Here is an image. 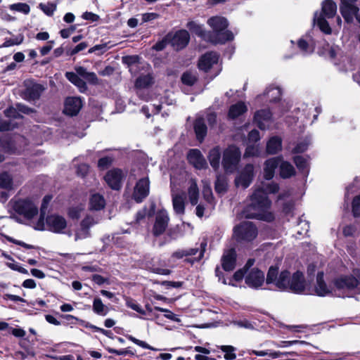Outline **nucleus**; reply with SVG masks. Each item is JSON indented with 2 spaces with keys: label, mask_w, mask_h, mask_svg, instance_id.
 <instances>
[{
  "label": "nucleus",
  "mask_w": 360,
  "mask_h": 360,
  "mask_svg": "<svg viewBox=\"0 0 360 360\" xmlns=\"http://www.w3.org/2000/svg\"><path fill=\"white\" fill-rule=\"evenodd\" d=\"M271 201L262 189L256 190L250 196V203L246 205L243 211L246 219H255L272 222L275 219L274 214L268 210Z\"/></svg>",
  "instance_id": "1"
},
{
  "label": "nucleus",
  "mask_w": 360,
  "mask_h": 360,
  "mask_svg": "<svg viewBox=\"0 0 360 360\" xmlns=\"http://www.w3.org/2000/svg\"><path fill=\"white\" fill-rule=\"evenodd\" d=\"M334 286V295L345 297L348 292L354 290L360 285L359 281L353 275H343L335 278L333 281Z\"/></svg>",
  "instance_id": "2"
},
{
  "label": "nucleus",
  "mask_w": 360,
  "mask_h": 360,
  "mask_svg": "<svg viewBox=\"0 0 360 360\" xmlns=\"http://www.w3.org/2000/svg\"><path fill=\"white\" fill-rule=\"evenodd\" d=\"M233 234L238 242H251L258 234L255 224L251 221H243L233 228Z\"/></svg>",
  "instance_id": "3"
},
{
  "label": "nucleus",
  "mask_w": 360,
  "mask_h": 360,
  "mask_svg": "<svg viewBox=\"0 0 360 360\" xmlns=\"http://www.w3.org/2000/svg\"><path fill=\"white\" fill-rule=\"evenodd\" d=\"M12 208L19 215L27 219H32L39 212L38 207L30 198L18 199L15 200Z\"/></svg>",
  "instance_id": "4"
},
{
  "label": "nucleus",
  "mask_w": 360,
  "mask_h": 360,
  "mask_svg": "<svg viewBox=\"0 0 360 360\" xmlns=\"http://www.w3.org/2000/svg\"><path fill=\"white\" fill-rule=\"evenodd\" d=\"M241 153L236 146H229L223 152L221 164L226 172H233L240 160Z\"/></svg>",
  "instance_id": "5"
},
{
  "label": "nucleus",
  "mask_w": 360,
  "mask_h": 360,
  "mask_svg": "<svg viewBox=\"0 0 360 360\" xmlns=\"http://www.w3.org/2000/svg\"><path fill=\"white\" fill-rule=\"evenodd\" d=\"M170 46L176 51H181L185 49L189 44L191 37L188 31L181 29L175 32L167 33Z\"/></svg>",
  "instance_id": "6"
},
{
  "label": "nucleus",
  "mask_w": 360,
  "mask_h": 360,
  "mask_svg": "<svg viewBox=\"0 0 360 360\" xmlns=\"http://www.w3.org/2000/svg\"><path fill=\"white\" fill-rule=\"evenodd\" d=\"M46 230L54 233H63L67 227V221L64 217L58 214H51L46 217Z\"/></svg>",
  "instance_id": "7"
},
{
  "label": "nucleus",
  "mask_w": 360,
  "mask_h": 360,
  "mask_svg": "<svg viewBox=\"0 0 360 360\" xmlns=\"http://www.w3.org/2000/svg\"><path fill=\"white\" fill-rule=\"evenodd\" d=\"M124 177L122 170L120 168H113L108 170L104 176V180L107 185L114 191H120L122 186V180Z\"/></svg>",
  "instance_id": "8"
},
{
  "label": "nucleus",
  "mask_w": 360,
  "mask_h": 360,
  "mask_svg": "<svg viewBox=\"0 0 360 360\" xmlns=\"http://www.w3.org/2000/svg\"><path fill=\"white\" fill-rule=\"evenodd\" d=\"M255 176V167L252 164L248 163L245 165L239 174L235 179L236 186H241L247 188L251 184Z\"/></svg>",
  "instance_id": "9"
},
{
  "label": "nucleus",
  "mask_w": 360,
  "mask_h": 360,
  "mask_svg": "<svg viewBox=\"0 0 360 360\" xmlns=\"http://www.w3.org/2000/svg\"><path fill=\"white\" fill-rule=\"evenodd\" d=\"M25 89L22 91V96L28 101H34L39 99L45 88L42 84L33 82L32 81L25 82Z\"/></svg>",
  "instance_id": "10"
},
{
  "label": "nucleus",
  "mask_w": 360,
  "mask_h": 360,
  "mask_svg": "<svg viewBox=\"0 0 360 360\" xmlns=\"http://www.w3.org/2000/svg\"><path fill=\"white\" fill-rule=\"evenodd\" d=\"M265 281L264 273L259 268L255 267L250 269L245 277V284L251 288L259 289Z\"/></svg>",
  "instance_id": "11"
},
{
  "label": "nucleus",
  "mask_w": 360,
  "mask_h": 360,
  "mask_svg": "<svg viewBox=\"0 0 360 360\" xmlns=\"http://www.w3.org/2000/svg\"><path fill=\"white\" fill-rule=\"evenodd\" d=\"M169 218L165 210H160L157 212L155 221L153 226V235L158 237L163 234L167 228Z\"/></svg>",
  "instance_id": "12"
},
{
  "label": "nucleus",
  "mask_w": 360,
  "mask_h": 360,
  "mask_svg": "<svg viewBox=\"0 0 360 360\" xmlns=\"http://www.w3.org/2000/svg\"><path fill=\"white\" fill-rule=\"evenodd\" d=\"M150 181L148 177L140 179L136 184L133 199L136 202L140 203L149 195Z\"/></svg>",
  "instance_id": "13"
},
{
  "label": "nucleus",
  "mask_w": 360,
  "mask_h": 360,
  "mask_svg": "<svg viewBox=\"0 0 360 360\" xmlns=\"http://www.w3.org/2000/svg\"><path fill=\"white\" fill-rule=\"evenodd\" d=\"M82 106L83 103L79 97L69 96L65 100L63 112L66 115L74 117L79 114Z\"/></svg>",
  "instance_id": "14"
},
{
  "label": "nucleus",
  "mask_w": 360,
  "mask_h": 360,
  "mask_svg": "<svg viewBox=\"0 0 360 360\" xmlns=\"http://www.w3.org/2000/svg\"><path fill=\"white\" fill-rule=\"evenodd\" d=\"M188 163L197 169H203L207 167V163L199 149H190L187 154Z\"/></svg>",
  "instance_id": "15"
},
{
  "label": "nucleus",
  "mask_w": 360,
  "mask_h": 360,
  "mask_svg": "<svg viewBox=\"0 0 360 360\" xmlns=\"http://www.w3.org/2000/svg\"><path fill=\"white\" fill-rule=\"evenodd\" d=\"M316 295L319 297L327 295H334V286H328L324 281V273L323 271H319L316 275V281L314 287Z\"/></svg>",
  "instance_id": "16"
},
{
  "label": "nucleus",
  "mask_w": 360,
  "mask_h": 360,
  "mask_svg": "<svg viewBox=\"0 0 360 360\" xmlns=\"http://www.w3.org/2000/svg\"><path fill=\"white\" fill-rule=\"evenodd\" d=\"M221 267L225 271H232L236 266L237 253L232 248L224 252L221 259Z\"/></svg>",
  "instance_id": "17"
},
{
  "label": "nucleus",
  "mask_w": 360,
  "mask_h": 360,
  "mask_svg": "<svg viewBox=\"0 0 360 360\" xmlns=\"http://www.w3.org/2000/svg\"><path fill=\"white\" fill-rule=\"evenodd\" d=\"M305 289V278L303 273L300 271H296L290 276V285L288 290L300 294Z\"/></svg>",
  "instance_id": "18"
},
{
  "label": "nucleus",
  "mask_w": 360,
  "mask_h": 360,
  "mask_svg": "<svg viewBox=\"0 0 360 360\" xmlns=\"http://www.w3.org/2000/svg\"><path fill=\"white\" fill-rule=\"evenodd\" d=\"M219 55L213 51L207 52L200 56L198 63V67L200 70L207 72L213 66L217 63Z\"/></svg>",
  "instance_id": "19"
},
{
  "label": "nucleus",
  "mask_w": 360,
  "mask_h": 360,
  "mask_svg": "<svg viewBox=\"0 0 360 360\" xmlns=\"http://www.w3.org/2000/svg\"><path fill=\"white\" fill-rule=\"evenodd\" d=\"M10 335L18 338H22L25 336L26 332L21 328L11 326L8 323L1 321V342Z\"/></svg>",
  "instance_id": "20"
},
{
  "label": "nucleus",
  "mask_w": 360,
  "mask_h": 360,
  "mask_svg": "<svg viewBox=\"0 0 360 360\" xmlns=\"http://www.w3.org/2000/svg\"><path fill=\"white\" fill-rule=\"evenodd\" d=\"M272 118V112L269 109H261L257 110L253 116V122L261 129H266L264 122H269Z\"/></svg>",
  "instance_id": "21"
},
{
  "label": "nucleus",
  "mask_w": 360,
  "mask_h": 360,
  "mask_svg": "<svg viewBox=\"0 0 360 360\" xmlns=\"http://www.w3.org/2000/svg\"><path fill=\"white\" fill-rule=\"evenodd\" d=\"M233 32L228 30L212 33L209 36V40L213 44H224L233 40Z\"/></svg>",
  "instance_id": "22"
},
{
  "label": "nucleus",
  "mask_w": 360,
  "mask_h": 360,
  "mask_svg": "<svg viewBox=\"0 0 360 360\" xmlns=\"http://www.w3.org/2000/svg\"><path fill=\"white\" fill-rule=\"evenodd\" d=\"M281 158L275 157L267 159L264 163V178L266 180H271L274 178L275 169L278 167Z\"/></svg>",
  "instance_id": "23"
},
{
  "label": "nucleus",
  "mask_w": 360,
  "mask_h": 360,
  "mask_svg": "<svg viewBox=\"0 0 360 360\" xmlns=\"http://www.w3.org/2000/svg\"><path fill=\"white\" fill-rule=\"evenodd\" d=\"M193 129L197 140L202 143L207 133V127L203 117H198L193 122Z\"/></svg>",
  "instance_id": "24"
},
{
  "label": "nucleus",
  "mask_w": 360,
  "mask_h": 360,
  "mask_svg": "<svg viewBox=\"0 0 360 360\" xmlns=\"http://www.w3.org/2000/svg\"><path fill=\"white\" fill-rule=\"evenodd\" d=\"M248 111V107L243 101H238L229 107L227 117L229 120H234Z\"/></svg>",
  "instance_id": "25"
},
{
  "label": "nucleus",
  "mask_w": 360,
  "mask_h": 360,
  "mask_svg": "<svg viewBox=\"0 0 360 360\" xmlns=\"http://www.w3.org/2000/svg\"><path fill=\"white\" fill-rule=\"evenodd\" d=\"M340 13L347 22H352L353 17L359 12V8L349 3H344L340 6Z\"/></svg>",
  "instance_id": "26"
},
{
  "label": "nucleus",
  "mask_w": 360,
  "mask_h": 360,
  "mask_svg": "<svg viewBox=\"0 0 360 360\" xmlns=\"http://www.w3.org/2000/svg\"><path fill=\"white\" fill-rule=\"evenodd\" d=\"M209 25L213 29V33L224 31L229 27V22L224 17L214 16L207 21Z\"/></svg>",
  "instance_id": "27"
},
{
  "label": "nucleus",
  "mask_w": 360,
  "mask_h": 360,
  "mask_svg": "<svg viewBox=\"0 0 360 360\" xmlns=\"http://www.w3.org/2000/svg\"><path fill=\"white\" fill-rule=\"evenodd\" d=\"M290 281V272L283 270L280 272L275 287L280 291H288Z\"/></svg>",
  "instance_id": "28"
},
{
  "label": "nucleus",
  "mask_w": 360,
  "mask_h": 360,
  "mask_svg": "<svg viewBox=\"0 0 360 360\" xmlns=\"http://www.w3.org/2000/svg\"><path fill=\"white\" fill-rule=\"evenodd\" d=\"M105 206L104 197L99 193L92 194L89 198V208L92 211H100Z\"/></svg>",
  "instance_id": "29"
},
{
  "label": "nucleus",
  "mask_w": 360,
  "mask_h": 360,
  "mask_svg": "<svg viewBox=\"0 0 360 360\" xmlns=\"http://www.w3.org/2000/svg\"><path fill=\"white\" fill-rule=\"evenodd\" d=\"M281 150L282 139L277 136L270 138L266 143V152L269 155H275Z\"/></svg>",
  "instance_id": "30"
},
{
  "label": "nucleus",
  "mask_w": 360,
  "mask_h": 360,
  "mask_svg": "<svg viewBox=\"0 0 360 360\" xmlns=\"http://www.w3.org/2000/svg\"><path fill=\"white\" fill-rule=\"evenodd\" d=\"M155 83V79L152 74L141 75L134 82V86L136 89H146L151 86Z\"/></svg>",
  "instance_id": "31"
},
{
  "label": "nucleus",
  "mask_w": 360,
  "mask_h": 360,
  "mask_svg": "<svg viewBox=\"0 0 360 360\" xmlns=\"http://www.w3.org/2000/svg\"><path fill=\"white\" fill-rule=\"evenodd\" d=\"M322 15L327 18H333L337 12V5L333 0H324L321 8Z\"/></svg>",
  "instance_id": "32"
},
{
  "label": "nucleus",
  "mask_w": 360,
  "mask_h": 360,
  "mask_svg": "<svg viewBox=\"0 0 360 360\" xmlns=\"http://www.w3.org/2000/svg\"><path fill=\"white\" fill-rule=\"evenodd\" d=\"M65 77L74 85L77 86L81 92H84L87 89V86L84 79L76 72H67Z\"/></svg>",
  "instance_id": "33"
},
{
  "label": "nucleus",
  "mask_w": 360,
  "mask_h": 360,
  "mask_svg": "<svg viewBox=\"0 0 360 360\" xmlns=\"http://www.w3.org/2000/svg\"><path fill=\"white\" fill-rule=\"evenodd\" d=\"M207 158L211 167L217 171L220 165L221 151L219 147L215 146L212 148L209 152Z\"/></svg>",
  "instance_id": "34"
},
{
  "label": "nucleus",
  "mask_w": 360,
  "mask_h": 360,
  "mask_svg": "<svg viewBox=\"0 0 360 360\" xmlns=\"http://www.w3.org/2000/svg\"><path fill=\"white\" fill-rule=\"evenodd\" d=\"M296 174L294 167L288 161H282L279 166V175L283 179H289Z\"/></svg>",
  "instance_id": "35"
},
{
  "label": "nucleus",
  "mask_w": 360,
  "mask_h": 360,
  "mask_svg": "<svg viewBox=\"0 0 360 360\" xmlns=\"http://www.w3.org/2000/svg\"><path fill=\"white\" fill-rule=\"evenodd\" d=\"M77 73L89 84L96 85L98 83V79L95 72H87L86 69L82 66H79L75 68Z\"/></svg>",
  "instance_id": "36"
},
{
  "label": "nucleus",
  "mask_w": 360,
  "mask_h": 360,
  "mask_svg": "<svg viewBox=\"0 0 360 360\" xmlns=\"http://www.w3.org/2000/svg\"><path fill=\"white\" fill-rule=\"evenodd\" d=\"M264 94L267 96L271 103H276L281 99V89L278 86H269L266 88Z\"/></svg>",
  "instance_id": "37"
},
{
  "label": "nucleus",
  "mask_w": 360,
  "mask_h": 360,
  "mask_svg": "<svg viewBox=\"0 0 360 360\" xmlns=\"http://www.w3.org/2000/svg\"><path fill=\"white\" fill-rule=\"evenodd\" d=\"M92 309L94 312L99 316H105L109 309L105 306L100 297H95L93 301Z\"/></svg>",
  "instance_id": "38"
},
{
  "label": "nucleus",
  "mask_w": 360,
  "mask_h": 360,
  "mask_svg": "<svg viewBox=\"0 0 360 360\" xmlns=\"http://www.w3.org/2000/svg\"><path fill=\"white\" fill-rule=\"evenodd\" d=\"M214 190L218 194H224L228 190L227 179L224 176L219 175L214 182Z\"/></svg>",
  "instance_id": "39"
},
{
  "label": "nucleus",
  "mask_w": 360,
  "mask_h": 360,
  "mask_svg": "<svg viewBox=\"0 0 360 360\" xmlns=\"http://www.w3.org/2000/svg\"><path fill=\"white\" fill-rule=\"evenodd\" d=\"M278 267L277 266H271L267 271L265 282L266 285H275L279 276Z\"/></svg>",
  "instance_id": "40"
},
{
  "label": "nucleus",
  "mask_w": 360,
  "mask_h": 360,
  "mask_svg": "<svg viewBox=\"0 0 360 360\" xmlns=\"http://www.w3.org/2000/svg\"><path fill=\"white\" fill-rule=\"evenodd\" d=\"M1 189L13 190V176L7 172H1Z\"/></svg>",
  "instance_id": "41"
},
{
  "label": "nucleus",
  "mask_w": 360,
  "mask_h": 360,
  "mask_svg": "<svg viewBox=\"0 0 360 360\" xmlns=\"http://www.w3.org/2000/svg\"><path fill=\"white\" fill-rule=\"evenodd\" d=\"M172 202L174 212L178 214H184L185 212V203L183 197L176 195L173 198Z\"/></svg>",
  "instance_id": "42"
},
{
  "label": "nucleus",
  "mask_w": 360,
  "mask_h": 360,
  "mask_svg": "<svg viewBox=\"0 0 360 360\" xmlns=\"http://www.w3.org/2000/svg\"><path fill=\"white\" fill-rule=\"evenodd\" d=\"M190 202L192 205H197L199 198V189L195 183H193L188 190Z\"/></svg>",
  "instance_id": "43"
},
{
  "label": "nucleus",
  "mask_w": 360,
  "mask_h": 360,
  "mask_svg": "<svg viewBox=\"0 0 360 360\" xmlns=\"http://www.w3.org/2000/svg\"><path fill=\"white\" fill-rule=\"evenodd\" d=\"M326 18V17L320 15L316 20V22L322 32L326 34H330L332 33V29Z\"/></svg>",
  "instance_id": "44"
},
{
  "label": "nucleus",
  "mask_w": 360,
  "mask_h": 360,
  "mask_svg": "<svg viewBox=\"0 0 360 360\" xmlns=\"http://www.w3.org/2000/svg\"><path fill=\"white\" fill-rule=\"evenodd\" d=\"M293 162L296 165L297 168L301 173H304L305 172L308 174L307 170V160L301 156L296 155L293 157Z\"/></svg>",
  "instance_id": "45"
},
{
  "label": "nucleus",
  "mask_w": 360,
  "mask_h": 360,
  "mask_svg": "<svg viewBox=\"0 0 360 360\" xmlns=\"http://www.w3.org/2000/svg\"><path fill=\"white\" fill-rule=\"evenodd\" d=\"M207 248V242L202 241L200 243V250L198 256L194 258H189L186 257V258L184 259V262L188 263L191 265H193L195 262H200L204 257V254L206 251Z\"/></svg>",
  "instance_id": "46"
},
{
  "label": "nucleus",
  "mask_w": 360,
  "mask_h": 360,
  "mask_svg": "<svg viewBox=\"0 0 360 360\" xmlns=\"http://www.w3.org/2000/svg\"><path fill=\"white\" fill-rule=\"evenodd\" d=\"M181 82L188 86H193L198 81V77L194 75L191 72L186 71L184 72L181 77Z\"/></svg>",
  "instance_id": "47"
},
{
  "label": "nucleus",
  "mask_w": 360,
  "mask_h": 360,
  "mask_svg": "<svg viewBox=\"0 0 360 360\" xmlns=\"http://www.w3.org/2000/svg\"><path fill=\"white\" fill-rule=\"evenodd\" d=\"M46 15L52 16L57 8L56 2H48L47 4L40 3L38 6Z\"/></svg>",
  "instance_id": "48"
},
{
  "label": "nucleus",
  "mask_w": 360,
  "mask_h": 360,
  "mask_svg": "<svg viewBox=\"0 0 360 360\" xmlns=\"http://www.w3.org/2000/svg\"><path fill=\"white\" fill-rule=\"evenodd\" d=\"M186 27L191 32L198 35V37H202L204 35V31L202 26L193 20L188 21L186 24Z\"/></svg>",
  "instance_id": "49"
},
{
  "label": "nucleus",
  "mask_w": 360,
  "mask_h": 360,
  "mask_svg": "<svg viewBox=\"0 0 360 360\" xmlns=\"http://www.w3.org/2000/svg\"><path fill=\"white\" fill-rule=\"evenodd\" d=\"M220 349L225 353L224 358L226 360H233L236 358L235 352L236 347L231 345H221Z\"/></svg>",
  "instance_id": "50"
},
{
  "label": "nucleus",
  "mask_w": 360,
  "mask_h": 360,
  "mask_svg": "<svg viewBox=\"0 0 360 360\" xmlns=\"http://www.w3.org/2000/svg\"><path fill=\"white\" fill-rule=\"evenodd\" d=\"M113 161V158L110 156L101 158L98 160L97 167L100 170L107 169L112 165Z\"/></svg>",
  "instance_id": "51"
},
{
  "label": "nucleus",
  "mask_w": 360,
  "mask_h": 360,
  "mask_svg": "<svg viewBox=\"0 0 360 360\" xmlns=\"http://www.w3.org/2000/svg\"><path fill=\"white\" fill-rule=\"evenodd\" d=\"M124 336L127 339H128L129 340L131 341L134 344L139 345V347H141L143 349H150V350H155V348H153L152 346L148 345L147 342H146L143 340H139L131 335L126 334Z\"/></svg>",
  "instance_id": "52"
},
{
  "label": "nucleus",
  "mask_w": 360,
  "mask_h": 360,
  "mask_svg": "<svg viewBox=\"0 0 360 360\" xmlns=\"http://www.w3.org/2000/svg\"><path fill=\"white\" fill-rule=\"evenodd\" d=\"M167 34L160 41H158L152 47V49L156 51H161L164 50L167 45L169 44V39Z\"/></svg>",
  "instance_id": "53"
},
{
  "label": "nucleus",
  "mask_w": 360,
  "mask_h": 360,
  "mask_svg": "<svg viewBox=\"0 0 360 360\" xmlns=\"http://www.w3.org/2000/svg\"><path fill=\"white\" fill-rule=\"evenodd\" d=\"M11 10L21 12L24 14H28L30 11V6L26 3H17L11 5Z\"/></svg>",
  "instance_id": "54"
},
{
  "label": "nucleus",
  "mask_w": 360,
  "mask_h": 360,
  "mask_svg": "<svg viewBox=\"0 0 360 360\" xmlns=\"http://www.w3.org/2000/svg\"><path fill=\"white\" fill-rule=\"evenodd\" d=\"M352 212L354 217H360V193L353 198L352 202Z\"/></svg>",
  "instance_id": "55"
},
{
  "label": "nucleus",
  "mask_w": 360,
  "mask_h": 360,
  "mask_svg": "<svg viewBox=\"0 0 360 360\" xmlns=\"http://www.w3.org/2000/svg\"><path fill=\"white\" fill-rule=\"evenodd\" d=\"M105 349L109 352V353H111V354H117V355H122V356H126V355H129L131 356H134L135 355V353L134 351L129 349V348H126V349H113V348H111V347H105Z\"/></svg>",
  "instance_id": "56"
},
{
  "label": "nucleus",
  "mask_w": 360,
  "mask_h": 360,
  "mask_svg": "<svg viewBox=\"0 0 360 360\" xmlns=\"http://www.w3.org/2000/svg\"><path fill=\"white\" fill-rule=\"evenodd\" d=\"M126 305L131 308V309L136 311L141 315H146V311L143 309L139 304H138L136 301L131 298H129L126 301Z\"/></svg>",
  "instance_id": "57"
},
{
  "label": "nucleus",
  "mask_w": 360,
  "mask_h": 360,
  "mask_svg": "<svg viewBox=\"0 0 360 360\" xmlns=\"http://www.w3.org/2000/svg\"><path fill=\"white\" fill-rule=\"evenodd\" d=\"M4 115L7 117L13 119H20L22 116L20 114L18 108L10 107L4 110Z\"/></svg>",
  "instance_id": "58"
},
{
  "label": "nucleus",
  "mask_w": 360,
  "mask_h": 360,
  "mask_svg": "<svg viewBox=\"0 0 360 360\" xmlns=\"http://www.w3.org/2000/svg\"><path fill=\"white\" fill-rule=\"evenodd\" d=\"M82 209L79 207H71L68 210V216L72 220H78L81 217Z\"/></svg>",
  "instance_id": "59"
},
{
  "label": "nucleus",
  "mask_w": 360,
  "mask_h": 360,
  "mask_svg": "<svg viewBox=\"0 0 360 360\" xmlns=\"http://www.w3.org/2000/svg\"><path fill=\"white\" fill-rule=\"evenodd\" d=\"M140 57L138 55H131L122 57V63L131 66L139 63Z\"/></svg>",
  "instance_id": "60"
},
{
  "label": "nucleus",
  "mask_w": 360,
  "mask_h": 360,
  "mask_svg": "<svg viewBox=\"0 0 360 360\" xmlns=\"http://www.w3.org/2000/svg\"><path fill=\"white\" fill-rule=\"evenodd\" d=\"M46 214L44 212L39 213V217L36 223L34 229L38 231H44L46 229Z\"/></svg>",
  "instance_id": "61"
},
{
  "label": "nucleus",
  "mask_w": 360,
  "mask_h": 360,
  "mask_svg": "<svg viewBox=\"0 0 360 360\" xmlns=\"http://www.w3.org/2000/svg\"><path fill=\"white\" fill-rule=\"evenodd\" d=\"M92 225H93V219L89 216H86L80 222V228H81L82 231L88 233L89 228Z\"/></svg>",
  "instance_id": "62"
},
{
  "label": "nucleus",
  "mask_w": 360,
  "mask_h": 360,
  "mask_svg": "<svg viewBox=\"0 0 360 360\" xmlns=\"http://www.w3.org/2000/svg\"><path fill=\"white\" fill-rule=\"evenodd\" d=\"M89 171V166L87 164L82 163L79 164L77 167L76 173L77 175L82 178L85 177Z\"/></svg>",
  "instance_id": "63"
},
{
  "label": "nucleus",
  "mask_w": 360,
  "mask_h": 360,
  "mask_svg": "<svg viewBox=\"0 0 360 360\" xmlns=\"http://www.w3.org/2000/svg\"><path fill=\"white\" fill-rule=\"evenodd\" d=\"M308 149V144L306 142H300L292 148V153L294 154L304 153Z\"/></svg>",
  "instance_id": "64"
}]
</instances>
